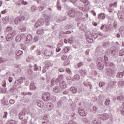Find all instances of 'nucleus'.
I'll return each instance as SVG.
<instances>
[{"mask_svg":"<svg viewBox=\"0 0 124 124\" xmlns=\"http://www.w3.org/2000/svg\"><path fill=\"white\" fill-rule=\"evenodd\" d=\"M114 65H115V64H114V63H112V62H108L106 63V64H105L106 66H109V67L114 66Z\"/></svg>","mask_w":124,"mask_h":124,"instance_id":"obj_57","label":"nucleus"},{"mask_svg":"<svg viewBox=\"0 0 124 124\" xmlns=\"http://www.w3.org/2000/svg\"><path fill=\"white\" fill-rule=\"evenodd\" d=\"M110 102H111V100H110L109 98H108L105 101L104 104L106 106H108V105H110Z\"/></svg>","mask_w":124,"mask_h":124,"instance_id":"obj_48","label":"nucleus"},{"mask_svg":"<svg viewBox=\"0 0 124 124\" xmlns=\"http://www.w3.org/2000/svg\"><path fill=\"white\" fill-rule=\"evenodd\" d=\"M14 23L16 26H19L23 22V19L20 16L16 17L14 20Z\"/></svg>","mask_w":124,"mask_h":124,"instance_id":"obj_13","label":"nucleus"},{"mask_svg":"<svg viewBox=\"0 0 124 124\" xmlns=\"http://www.w3.org/2000/svg\"><path fill=\"white\" fill-rule=\"evenodd\" d=\"M97 68L99 70H102L104 68V60L101 57H97L96 61Z\"/></svg>","mask_w":124,"mask_h":124,"instance_id":"obj_3","label":"nucleus"},{"mask_svg":"<svg viewBox=\"0 0 124 124\" xmlns=\"http://www.w3.org/2000/svg\"><path fill=\"white\" fill-rule=\"evenodd\" d=\"M7 89L6 88H2L1 87H0V93H6V91Z\"/></svg>","mask_w":124,"mask_h":124,"instance_id":"obj_54","label":"nucleus"},{"mask_svg":"<svg viewBox=\"0 0 124 124\" xmlns=\"http://www.w3.org/2000/svg\"><path fill=\"white\" fill-rule=\"evenodd\" d=\"M35 73V72H33V70L32 69H29L28 70V74L29 75H32V74H34Z\"/></svg>","mask_w":124,"mask_h":124,"instance_id":"obj_55","label":"nucleus"},{"mask_svg":"<svg viewBox=\"0 0 124 124\" xmlns=\"http://www.w3.org/2000/svg\"><path fill=\"white\" fill-rule=\"evenodd\" d=\"M78 72L81 74V76H85L87 74V70L85 68H81L79 70Z\"/></svg>","mask_w":124,"mask_h":124,"instance_id":"obj_25","label":"nucleus"},{"mask_svg":"<svg viewBox=\"0 0 124 124\" xmlns=\"http://www.w3.org/2000/svg\"><path fill=\"white\" fill-rule=\"evenodd\" d=\"M33 70L34 71H41L42 70V68L41 66L37 65V64H34L33 65Z\"/></svg>","mask_w":124,"mask_h":124,"instance_id":"obj_19","label":"nucleus"},{"mask_svg":"<svg viewBox=\"0 0 124 124\" xmlns=\"http://www.w3.org/2000/svg\"><path fill=\"white\" fill-rule=\"evenodd\" d=\"M46 107L48 111H51L52 109L54 108V104L52 103H49L47 105Z\"/></svg>","mask_w":124,"mask_h":124,"instance_id":"obj_36","label":"nucleus"},{"mask_svg":"<svg viewBox=\"0 0 124 124\" xmlns=\"http://www.w3.org/2000/svg\"><path fill=\"white\" fill-rule=\"evenodd\" d=\"M82 15H83V13H82V12H78L76 13V17H81V16H82Z\"/></svg>","mask_w":124,"mask_h":124,"instance_id":"obj_60","label":"nucleus"},{"mask_svg":"<svg viewBox=\"0 0 124 124\" xmlns=\"http://www.w3.org/2000/svg\"><path fill=\"white\" fill-rule=\"evenodd\" d=\"M13 30V28L11 26H8L4 30L5 32H8V31H11Z\"/></svg>","mask_w":124,"mask_h":124,"instance_id":"obj_45","label":"nucleus"},{"mask_svg":"<svg viewBox=\"0 0 124 124\" xmlns=\"http://www.w3.org/2000/svg\"><path fill=\"white\" fill-rule=\"evenodd\" d=\"M1 104L3 107L4 106L7 105L8 104H9V103H8V101L4 100L1 102Z\"/></svg>","mask_w":124,"mask_h":124,"instance_id":"obj_63","label":"nucleus"},{"mask_svg":"<svg viewBox=\"0 0 124 124\" xmlns=\"http://www.w3.org/2000/svg\"><path fill=\"white\" fill-rule=\"evenodd\" d=\"M12 39H13L12 36L10 33L8 34L6 37V41L9 42L10 41H11Z\"/></svg>","mask_w":124,"mask_h":124,"instance_id":"obj_39","label":"nucleus"},{"mask_svg":"<svg viewBox=\"0 0 124 124\" xmlns=\"http://www.w3.org/2000/svg\"><path fill=\"white\" fill-rule=\"evenodd\" d=\"M69 91L70 92H71L73 94H75V93H77V92H78L77 88L74 86H72L71 88H70Z\"/></svg>","mask_w":124,"mask_h":124,"instance_id":"obj_23","label":"nucleus"},{"mask_svg":"<svg viewBox=\"0 0 124 124\" xmlns=\"http://www.w3.org/2000/svg\"><path fill=\"white\" fill-rule=\"evenodd\" d=\"M15 54H16V60H20V59H21V56L23 54V50H18L16 51Z\"/></svg>","mask_w":124,"mask_h":124,"instance_id":"obj_14","label":"nucleus"},{"mask_svg":"<svg viewBox=\"0 0 124 124\" xmlns=\"http://www.w3.org/2000/svg\"><path fill=\"white\" fill-rule=\"evenodd\" d=\"M65 101L66 100H63V99H61V100L58 101L57 105L59 108H62V107H63L64 106V104H65Z\"/></svg>","mask_w":124,"mask_h":124,"instance_id":"obj_16","label":"nucleus"},{"mask_svg":"<svg viewBox=\"0 0 124 124\" xmlns=\"http://www.w3.org/2000/svg\"><path fill=\"white\" fill-rule=\"evenodd\" d=\"M45 23V19L40 18L34 24V27L37 29L42 26H43Z\"/></svg>","mask_w":124,"mask_h":124,"instance_id":"obj_6","label":"nucleus"},{"mask_svg":"<svg viewBox=\"0 0 124 124\" xmlns=\"http://www.w3.org/2000/svg\"><path fill=\"white\" fill-rule=\"evenodd\" d=\"M67 15L70 18H75L76 17V11H75V8L71 9L68 12Z\"/></svg>","mask_w":124,"mask_h":124,"instance_id":"obj_9","label":"nucleus"},{"mask_svg":"<svg viewBox=\"0 0 124 124\" xmlns=\"http://www.w3.org/2000/svg\"><path fill=\"white\" fill-rule=\"evenodd\" d=\"M117 85L118 87H123L124 86V80L123 79H122L120 81H119L117 83Z\"/></svg>","mask_w":124,"mask_h":124,"instance_id":"obj_42","label":"nucleus"},{"mask_svg":"<svg viewBox=\"0 0 124 124\" xmlns=\"http://www.w3.org/2000/svg\"><path fill=\"white\" fill-rule=\"evenodd\" d=\"M72 80V81H79L80 80V75L78 74L75 75Z\"/></svg>","mask_w":124,"mask_h":124,"instance_id":"obj_40","label":"nucleus"},{"mask_svg":"<svg viewBox=\"0 0 124 124\" xmlns=\"http://www.w3.org/2000/svg\"><path fill=\"white\" fill-rule=\"evenodd\" d=\"M110 44L108 42H103L102 47V48H104L105 49H106L107 48H108L109 47Z\"/></svg>","mask_w":124,"mask_h":124,"instance_id":"obj_41","label":"nucleus"},{"mask_svg":"<svg viewBox=\"0 0 124 124\" xmlns=\"http://www.w3.org/2000/svg\"><path fill=\"white\" fill-rule=\"evenodd\" d=\"M18 89V86L14 83L12 84L11 87L9 89V91H10V93H15L17 92V90Z\"/></svg>","mask_w":124,"mask_h":124,"instance_id":"obj_10","label":"nucleus"},{"mask_svg":"<svg viewBox=\"0 0 124 124\" xmlns=\"http://www.w3.org/2000/svg\"><path fill=\"white\" fill-rule=\"evenodd\" d=\"M109 87H110V89H112V88H114V87H115V83H114V81L109 80L108 83V86L107 88V90H108Z\"/></svg>","mask_w":124,"mask_h":124,"instance_id":"obj_29","label":"nucleus"},{"mask_svg":"<svg viewBox=\"0 0 124 124\" xmlns=\"http://www.w3.org/2000/svg\"><path fill=\"white\" fill-rule=\"evenodd\" d=\"M117 54V47L112 46L110 47L109 51L108 52V50L106 51L105 55L104 56V62L105 64L108 62L109 61V58L110 56L111 57H115L116 55Z\"/></svg>","mask_w":124,"mask_h":124,"instance_id":"obj_1","label":"nucleus"},{"mask_svg":"<svg viewBox=\"0 0 124 124\" xmlns=\"http://www.w3.org/2000/svg\"><path fill=\"white\" fill-rule=\"evenodd\" d=\"M78 114L79 116H81V117H86V116H87L88 114V112L84 109L81 108H79Z\"/></svg>","mask_w":124,"mask_h":124,"instance_id":"obj_12","label":"nucleus"},{"mask_svg":"<svg viewBox=\"0 0 124 124\" xmlns=\"http://www.w3.org/2000/svg\"><path fill=\"white\" fill-rule=\"evenodd\" d=\"M46 7V4L44 3L43 6H40L38 8L40 11H42L44 9V8H45Z\"/></svg>","mask_w":124,"mask_h":124,"instance_id":"obj_59","label":"nucleus"},{"mask_svg":"<svg viewBox=\"0 0 124 124\" xmlns=\"http://www.w3.org/2000/svg\"><path fill=\"white\" fill-rule=\"evenodd\" d=\"M33 36L31 34H28L26 37V42L28 44V43H30V42H32Z\"/></svg>","mask_w":124,"mask_h":124,"instance_id":"obj_15","label":"nucleus"},{"mask_svg":"<svg viewBox=\"0 0 124 124\" xmlns=\"http://www.w3.org/2000/svg\"><path fill=\"white\" fill-rule=\"evenodd\" d=\"M62 94H64V95H68V94H69V90L66 89L64 90L62 93Z\"/></svg>","mask_w":124,"mask_h":124,"instance_id":"obj_61","label":"nucleus"},{"mask_svg":"<svg viewBox=\"0 0 124 124\" xmlns=\"http://www.w3.org/2000/svg\"><path fill=\"white\" fill-rule=\"evenodd\" d=\"M99 87H100V88H102V87H103V86H104V85H105V82H102V81H100L99 82Z\"/></svg>","mask_w":124,"mask_h":124,"instance_id":"obj_64","label":"nucleus"},{"mask_svg":"<svg viewBox=\"0 0 124 124\" xmlns=\"http://www.w3.org/2000/svg\"><path fill=\"white\" fill-rule=\"evenodd\" d=\"M102 123L101 120L98 119H94L92 122V124H101Z\"/></svg>","mask_w":124,"mask_h":124,"instance_id":"obj_33","label":"nucleus"},{"mask_svg":"<svg viewBox=\"0 0 124 124\" xmlns=\"http://www.w3.org/2000/svg\"><path fill=\"white\" fill-rule=\"evenodd\" d=\"M7 116H8V112L7 111H4L3 113V119H7Z\"/></svg>","mask_w":124,"mask_h":124,"instance_id":"obj_58","label":"nucleus"},{"mask_svg":"<svg viewBox=\"0 0 124 124\" xmlns=\"http://www.w3.org/2000/svg\"><path fill=\"white\" fill-rule=\"evenodd\" d=\"M36 86L34 85V83L31 82L30 84V90L31 91H33V90H36Z\"/></svg>","mask_w":124,"mask_h":124,"instance_id":"obj_38","label":"nucleus"},{"mask_svg":"<svg viewBox=\"0 0 124 124\" xmlns=\"http://www.w3.org/2000/svg\"><path fill=\"white\" fill-rule=\"evenodd\" d=\"M103 47L101 46H98L95 48V57L98 58V57H101L103 55Z\"/></svg>","mask_w":124,"mask_h":124,"instance_id":"obj_5","label":"nucleus"},{"mask_svg":"<svg viewBox=\"0 0 124 124\" xmlns=\"http://www.w3.org/2000/svg\"><path fill=\"white\" fill-rule=\"evenodd\" d=\"M118 17L121 22L124 21V12H122L121 13H119L117 14Z\"/></svg>","mask_w":124,"mask_h":124,"instance_id":"obj_24","label":"nucleus"},{"mask_svg":"<svg viewBox=\"0 0 124 124\" xmlns=\"http://www.w3.org/2000/svg\"><path fill=\"white\" fill-rule=\"evenodd\" d=\"M40 83L43 86L45 85V78L41 77L40 79Z\"/></svg>","mask_w":124,"mask_h":124,"instance_id":"obj_52","label":"nucleus"},{"mask_svg":"<svg viewBox=\"0 0 124 124\" xmlns=\"http://www.w3.org/2000/svg\"><path fill=\"white\" fill-rule=\"evenodd\" d=\"M51 97V94L49 92H45L42 93V99L44 101H49Z\"/></svg>","mask_w":124,"mask_h":124,"instance_id":"obj_8","label":"nucleus"},{"mask_svg":"<svg viewBox=\"0 0 124 124\" xmlns=\"http://www.w3.org/2000/svg\"><path fill=\"white\" fill-rule=\"evenodd\" d=\"M26 80V78L20 77L18 79L16 80L14 83L17 86V89L21 88V85L23 84L24 81Z\"/></svg>","mask_w":124,"mask_h":124,"instance_id":"obj_7","label":"nucleus"},{"mask_svg":"<svg viewBox=\"0 0 124 124\" xmlns=\"http://www.w3.org/2000/svg\"><path fill=\"white\" fill-rule=\"evenodd\" d=\"M50 52H52L51 51H47V49H43L42 50V53L45 55V56H46L47 55H49L48 54V53H50Z\"/></svg>","mask_w":124,"mask_h":124,"instance_id":"obj_47","label":"nucleus"},{"mask_svg":"<svg viewBox=\"0 0 124 124\" xmlns=\"http://www.w3.org/2000/svg\"><path fill=\"white\" fill-rule=\"evenodd\" d=\"M79 1L83 2V3H84V4L86 6H88V5H89V0H79Z\"/></svg>","mask_w":124,"mask_h":124,"instance_id":"obj_51","label":"nucleus"},{"mask_svg":"<svg viewBox=\"0 0 124 124\" xmlns=\"http://www.w3.org/2000/svg\"><path fill=\"white\" fill-rule=\"evenodd\" d=\"M22 36L17 35L16 37L15 41H16L17 42H20L21 40H22Z\"/></svg>","mask_w":124,"mask_h":124,"instance_id":"obj_46","label":"nucleus"},{"mask_svg":"<svg viewBox=\"0 0 124 124\" xmlns=\"http://www.w3.org/2000/svg\"><path fill=\"white\" fill-rule=\"evenodd\" d=\"M43 33H44V29L43 28L39 29L36 31V34L39 35H43Z\"/></svg>","mask_w":124,"mask_h":124,"instance_id":"obj_32","label":"nucleus"},{"mask_svg":"<svg viewBox=\"0 0 124 124\" xmlns=\"http://www.w3.org/2000/svg\"><path fill=\"white\" fill-rule=\"evenodd\" d=\"M38 40H39V36L35 35L33 38L32 42H33V43H37Z\"/></svg>","mask_w":124,"mask_h":124,"instance_id":"obj_37","label":"nucleus"},{"mask_svg":"<svg viewBox=\"0 0 124 124\" xmlns=\"http://www.w3.org/2000/svg\"><path fill=\"white\" fill-rule=\"evenodd\" d=\"M51 22H52V18L50 16H47L45 18V24L46 27L49 26Z\"/></svg>","mask_w":124,"mask_h":124,"instance_id":"obj_18","label":"nucleus"},{"mask_svg":"<svg viewBox=\"0 0 124 124\" xmlns=\"http://www.w3.org/2000/svg\"><path fill=\"white\" fill-rule=\"evenodd\" d=\"M18 29L22 32H24V31H26V26H25V25H22L21 26H18Z\"/></svg>","mask_w":124,"mask_h":124,"instance_id":"obj_43","label":"nucleus"},{"mask_svg":"<svg viewBox=\"0 0 124 124\" xmlns=\"http://www.w3.org/2000/svg\"><path fill=\"white\" fill-rule=\"evenodd\" d=\"M91 35L92 36V39H91L90 40H92V42L93 41V39H96L97 37H98V35H97V33H91Z\"/></svg>","mask_w":124,"mask_h":124,"instance_id":"obj_31","label":"nucleus"},{"mask_svg":"<svg viewBox=\"0 0 124 124\" xmlns=\"http://www.w3.org/2000/svg\"><path fill=\"white\" fill-rule=\"evenodd\" d=\"M48 67H49V65H46L45 66H44L43 68L42 74H43V73H46V72H47V69H48Z\"/></svg>","mask_w":124,"mask_h":124,"instance_id":"obj_50","label":"nucleus"},{"mask_svg":"<svg viewBox=\"0 0 124 124\" xmlns=\"http://www.w3.org/2000/svg\"><path fill=\"white\" fill-rule=\"evenodd\" d=\"M66 16H61L57 20V23H61V22H65L66 21Z\"/></svg>","mask_w":124,"mask_h":124,"instance_id":"obj_28","label":"nucleus"},{"mask_svg":"<svg viewBox=\"0 0 124 124\" xmlns=\"http://www.w3.org/2000/svg\"><path fill=\"white\" fill-rule=\"evenodd\" d=\"M57 84H59V87H60L62 92L64 91L65 89H67V84L66 82L63 80H62V78H58L56 79Z\"/></svg>","mask_w":124,"mask_h":124,"instance_id":"obj_2","label":"nucleus"},{"mask_svg":"<svg viewBox=\"0 0 124 124\" xmlns=\"http://www.w3.org/2000/svg\"><path fill=\"white\" fill-rule=\"evenodd\" d=\"M116 100L118 101H120V102H123L124 101V96L123 94H121L120 95L117 96L116 97Z\"/></svg>","mask_w":124,"mask_h":124,"instance_id":"obj_30","label":"nucleus"},{"mask_svg":"<svg viewBox=\"0 0 124 124\" xmlns=\"http://www.w3.org/2000/svg\"><path fill=\"white\" fill-rule=\"evenodd\" d=\"M110 26H112V24H103L100 27V30L101 31H104L105 32H110V31L111 30H113V27H110Z\"/></svg>","mask_w":124,"mask_h":124,"instance_id":"obj_4","label":"nucleus"},{"mask_svg":"<svg viewBox=\"0 0 124 124\" xmlns=\"http://www.w3.org/2000/svg\"><path fill=\"white\" fill-rule=\"evenodd\" d=\"M10 34L12 36V37H14V36H17V31L15 30H14L12 32L10 33Z\"/></svg>","mask_w":124,"mask_h":124,"instance_id":"obj_56","label":"nucleus"},{"mask_svg":"<svg viewBox=\"0 0 124 124\" xmlns=\"http://www.w3.org/2000/svg\"><path fill=\"white\" fill-rule=\"evenodd\" d=\"M53 91L55 93H62V91L59 86H55L53 88Z\"/></svg>","mask_w":124,"mask_h":124,"instance_id":"obj_20","label":"nucleus"},{"mask_svg":"<svg viewBox=\"0 0 124 124\" xmlns=\"http://www.w3.org/2000/svg\"><path fill=\"white\" fill-rule=\"evenodd\" d=\"M97 18L99 21H102L106 18V15L104 13H101L98 14Z\"/></svg>","mask_w":124,"mask_h":124,"instance_id":"obj_17","label":"nucleus"},{"mask_svg":"<svg viewBox=\"0 0 124 124\" xmlns=\"http://www.w3.org/2000/svg\"><path fill=\"white\" fill-rule=\"evenodd\" d=\"M64 43H65V44H67V43H68L69 44L72 45L74 42L72 40H70L69 38L67 40L66 38H65L64 40Z\"/></svg>","mask_w":124,"mask_h":124,"instance_id":"obj_35","label":"nucleus"},{"mask_svg":"<svg viewBox=\"0 0 124 124\" xmlns=\"http://www.w3.org/2000/svg\"><path fill=\"white\" fill-rule=\"evenodd\" d=\"M124 76V70L122 72H118L117 73L116 77V78H118L119 79V78H123Z\"/></svg>","mask_w":124,"mask_h":124,"instance_id":"obj_27","label":"nucleus"},{"mask_svg":"<svg viewBox=\"0 0 124 124\" xmlns=\"http://www.w3.org/2000/svg\"><path fill=\"white\" fill-rule=\"evenodd\" d=\"M117 28H118V22L115 20L113 22V29L116 30Z\"/></svg>","mask_w":124,"mask_h":124,"instance_id":"obj_62","label":"nucleus"},{"mask_svg":"<svg viewBox=\"0 0 124 124\" xmlns=\"http://www.w3.org/2000/svg\"><path fill=\"white\" fill-rule=\"evenodd\" d=\"M100 120L102 121H105L106 120H108L109 119V115L107 113H104L101 115L100 117Z\"/></svg>","mask_w":124,"mask_h":124,"instance_id":"obj_22","label":"nucleus"},{"mask_svg":"<svg viewBox=\"0 0 124 124\" xmlns=\"http://www.w3.org/2000/svg\"><path fill=\"white\" fill-rule=\"evenodd\" d=\"M70 2H72L73 4H74L77 7H78V8L84 5L81 2L77 1V0H70Z\"/></svg>","mask_w":124,"mask_h":124,"instance_id":"obj_11","label":"nucleus"},{"mask_svg":"<svg viewBox=\"0 0 124 124\" xmlns=\"http://www.w3.org/2000/svg\"><path fill=\"white\" fill-rule=\"evenodd\" d=\"M119 57H124V48H122L119 51Z\"/></svg>","mask_w":124,"mask_h":124,"instance_id":"obj_53","label":"nucleus"},{"mask_svg":"<svg viewBox=\"0 0 124 124\" xmlns=\"http://www.w3.org/2000/svg\"><path fill=\"white\" fill-rule=\"evenodd\" d=\"M56 8L59 11H62V5L61 4V0H57L56 3Z\"/></svg>","mask_w":124,"mask_h":124,"instance_id":"obj_26","label":"nucleus"},{"mask_svg":"<svg viewBox=\"0 0 124 124\" xmlns=\"http://www.w3.org/2000/svg\"><path fill=\"white\" fill-rule=\"evenodd\" d=\"M21 17V19H22V21H28L30 20V14L28 13H25L23 16H20Z\"/></svg>","mask_w":124,"mask_h":124,"instance_id":"obj_21","label":"nucleus"},{"mask_svg":"<svg viewBox=\"0 0 124 124\" xmlns=\"http://www.w3.org/2000/svg\"><path fill=\"white\" fill-rule=\"evenodd\" d=\"M75 21L78 22H85L86 21V18L85 17L79 16V17H76Z\"/></svg>","mask_w":124,"mask_h":124,"instance_id":"obj_34","label":"nucleus"},{"mask_svg":"<svg viewBox=\"0 0 124 124\" xmlns=\"http://www.w3.org/2000/svg\"><path fill=\"white\" fill-rule=\"evenodd\" d=\"M70 50V46H66L62 49V53H63V54H66V53H67V52H69Z\"/></svg>","mask_w":124,"mask_h":124,"instance_id":"obj_44","label":"nucleus"},{"mask_svg":"<svg viewBox=\"0 0 124 124\" xmlns=\"http://www.w3.org/2000/svg\"><path fill=\"white\" fill-rule=\"evenodd\" d=\"M36 104L38 107H40L41 108L44 107V103H43V102H37Z\"/></svg>","mask_w":124,"mask_h":124,"instance_id":"obj_49","label":"nucleus"}]
</instances>
